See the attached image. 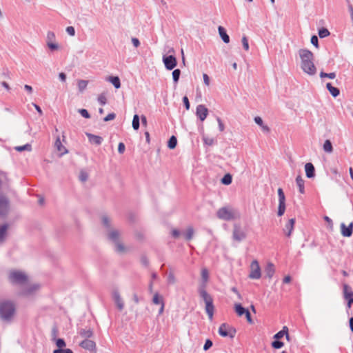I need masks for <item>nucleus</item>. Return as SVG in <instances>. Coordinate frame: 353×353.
Here are the masks:
<instances>
[{"label":"nucleus","mask_w":353,"mask_h":353,"mask_svg":"<svg viewBox=\"0 0 353 353\" xmlns=\"http://www.w3.org/2000/svg\"><path fill=\"white\" fill-rule=\"evenodd\" d=\"M201 279L202 282L199 287L198 292L199 296L205 303V310L210 321L213 319L214 306L213 304V299L210 294H209L206 290V285L209 279V272L206 268L201 270Z\"/></svg>","instance_id":"nucleus-1"},{"label":"nucleus","mask_w":353,"mask_h":353,"mask_svg":"<svg viewBox=\"0 0 353 353\" xmlns=\"http://www.w3.org/2000/svg\"><path fill=\"white\" fill-rule=\"evenodd\" d=\"M101 220L103 225L106 227L107 238L114 245L115 251L120 254L126 252L128 249L121 241V233L118 230L110 227L111 221L109 217L103 216Z\"/></svg>","instance_id":"nucleus-2"},{"label":"nucleus","mask_w":353,"mask_h":353,"mask_svg":"<svg viewBox=\"0 0 353 353\" xmlns=\"http://www.w3.org/2000/svg\"><path fill=\"white\" fill-rule=\"evenodd\" d=\"M299 55L301 59V68L307 74L314 76L317 70L314 63V54L307 49H300Z\"/></svg>","instance_id":"nucleus-3"},{"label":"nucleus","mask_w":353,"mask_h":353,"mask_svg":"<svg viewBox=\"0 0 353 353\" xmlns=\"http://www.w3.org/2000/svg\"><path fill=\"white\" fill-rule=\"evenodd\" d=\"M16 310V305L11 301H3L0 303V318L5 321H12Z\"/></svg>","instance_id":"nucleus-4"},{"label":"nucleus","mask_w":353,"mask_h":353,"mask_svg":"<svg viewBox=\"0 0 353 353\" xmlns=\"http://www.w3.org/2000/svg\"><path fill=\"white\" fill-rule=\"evenodd\" d=\"M9 281L14 285H18L21 287L25 285L28 281V276L27 274L20 270H12L9 273Z\"/></svg>","instance_id":"nucleus-5"},{"label":"nucleus","mask_w":353,"mask_h":353,"mask_svg":"<svg viewBox=\"0 0 353 353\" xmlns=\"http://www.w3.org/2000/svg\"><path fill=\"white\" fill-rule=\"evenodd\" d=\"M46 44L51 52L59 51L61 49V46L58 43L56 34L52 31L47 32Z\"/></svg>","instance_id":"nucleus-6"},{"label":"nucleus","mask_w":353,"mask_h":353,"mask_svg":"<svg viewBox=\"0 0 353 353\" xmlns=\"http://www.w3.org/2000/svg\"><path fill=\"white\" fill-rule=\"evenodd\" d=\"M216 216L220 219L230 221L235 219L238 216V214L234 210L229 207H223L217 210Z\"/></svg>","instance_id":"nucleus-7"},{"label":"nucleus","mask_w":353,"mask_h":353,"mask_svg":"<svg viewBox=\"0 0 353 353\" xmlns=\"http://www.w3.org/2000/svg\"><path fill=\"white\" fill-rule=\"evenodd\" d=\"M40 285L38 283H27L22 287L20 292L21 295L26 297H30L34 295L40 289Z\"/></svg>","instance_id":"nucleus-8"},{"label":"nucleus","mask_w":353,"mask_h":353,"mask_svg":"<svg viewBox=\"0 0 353 353\" xmlns=\"http://www.w3.org/2000/svg\"><path fill=\"white\" fill-rule=\"evenodd\" d=\"M218 332L223 337L234 338L236 330L226 323H223L219 326Z\"/></svg>","instance_id":"nucleus-9"},{"label":"nucleus","mask_w":353,"mask_h":353,"mask_svg":"<svg viewBox=\"0 0 353 353\" xmlns=\"http://www.w3.org/2000/svg\"><path fill=\"white\" fill-rule=\"evenodd\" d=\"M261 276V268L256 260L253 261L250 265L249 277L252 279H259Z\"/></svg>","instance_id":"nucleus-10"},{"label":"nucleus","mask_w":353,"mask_h":353,"mask_svg":"<svg viewBox=\"0 0 353 353\" xmlns=\"http://www.w3.org/2000/svg\"><path fill=\"white\" fill-rule=\"evenodd\" d=\"M246 237V233L241 228V227L238 225L235 224L234 225L233 232H232V238L234 241H241L243 239H245Z\"/></svg>","instance_id":"nucleus-11"},{"label":"nucleus","mask_w":353,"mask_h":353,"mask_svg":"<svg viewBox=\"0 0 353 353\" xmlns=\"http://www.w3.org/2000/svg\"><path fill=\"white\" fill-rule=\"evenodd\" d=\"M163 62L165 65V68L168 70L174 69L177 64L176 58L172 55L163 56Z\"/></svg>","instance_id":"nucleus-12"},{"label":"nucleus","mask_w":353,"mask_h":353,"mask_svg":"<svg viewBox=\"0 0 353 353\" xmlns=\"http://www.w3.org/2000/svg\"><path fill=\"white\" fill-rule=\"evenodd\" d=\"M196 114L203 121L208 114V110L204 105H199L196 107Z\"/></svg>","instance_id":"nucleus-13"},{"label":"nucleus","mask_w":353,"mask_h":353,"mask_svg":"<svg viewBox=\"0 0 353 353\" xmlns=\"http://www.w3.org/2000/svg\"><path fill=\"white\" fill-rule=\"evenodd\" d=\"M353 232V223H350L348 226L345 223H341V233L344 237H350L352 236Z\"/></svg>","instance_id":"nucleus-14"},{"label":"nucleus","mask_w":353,"mask_h":353,"mask_svg":"<svg viewBox=\"0 0 353 353\" xmlns=\"http://www.w3.org/2000/svg\"><path fill=\"white\" fill-rule=\"evenodd\" d=\"M54 148L57 152H59L60 156L65 154L68 152V150L66 149V148L61 143L60 137L59 136L56 138V141L54 142Z\"/></svg>","instance_id":"nucleus-15"},{"label":"nucleus","mask_w":353,"mask_h":353,"mask_svg":"<svg viewBox=\"0 0 353 353\" xmlns=\"http://www.w3.org/2000/svg\"><path fill=\"white\" fill-rule=\"evenodd\" d=\"M80 346L82 348H83L85 350H88L89 351H94L96 349L95 343L93 341L90 340L89 339H85V340H83L80 343Z\"/></svg>","instance_id":"nucleus-16"},{"label":"nucleus","mask_w":353,"mask_h":353,"mask_svg":"<svg viewBox=\"0 0 353 353\" xmlns=\"http://www.w3.org/2000/svg\"><path fill=\"white\" fill-rule=\"evenodd\" d=\"M9 209L8 201L6 197H0V215H5Z\"/></svg>","instance_id":"nucleus-17"},{"label":"nucleus","mask_w":353,"mask_h":353,"mask_svg":"<svg viewBox=\"0 0 353 353\" xmlns=\"http://www.w3.org/2000/svg\"><path fill=\"white\" fill-rule=\"evenodd\" d=\"M294 223L295 219H290L285 224V228H283V232L287 236H290L292 232L294 230Z\"/></svg>","instance_id":"nucleus-18"},{"label":"nucleus","mask_w":353,"mask_h":353,"mask_svg":"<svg viewBox=\"0 0 353 353\" xmlns=\"http://www.w3.org/2000/svg\"><path fill=\"white\" fill-rule=\"evenodd\" d=\"M194 235V230L192 226H188L187 228L182 232V236L187 241L192 239Z\"/></svg>","instance_id":"nucleus-19"},{"label":"nucleus","mask_w":353,"mask_h":353,"mask_svg":"<svg viewBox=\"0 0 353 353\" xmlns=\"http://www.w3.org/2000/svg\"><path fill=\"white\" fill-rule=\"evenodd\" d=\"M113 299L117 308L122 310L124 307V303L119 292H114L113 293Z\"/></svg>","instance_id":"nucleus-20"},{"label":"nucleus","mask_w":353,"mask_h":353,"mask_svg":"<svg viewBox=\"0 0 353 353\" xmlns=\"http://www.w3.org/2000/svg\"><path fill=\"white\" fill-rule=\"evenodd\" d=\"M305 174L307 178H313L315 175V169L312 163H307L305 165Z\"/></svg>","instance_id":"nucleus-21"},{"label":"nucleus","mask_w":353,"mask_h":353,"mask_svg":"<svg viewBox=\"0 0 353 353\" xmlns=\"http://www.w3.org/2000/svg\"><path fill=\"white\" fill-rule=\"evenodd\" d=\"M344 295L345 299L347 300V306L348 307H351V304L353 303V292L348 291V286L345 285L344 286Z\"/></svg>","instance_id":"nucleus-22"},{"label":"nucleus","mask_w":353,"mask_h":353,"mask_svg":"<svg viewBox=\"0 0 353 353\" xmlns=\"http://www.w3.org/2000/svg\"><path fill=\"white\" fill-rule=\"evenodd\" d=\"M86 136L88 137L90 142L94 143L96 145H100L102 143L103 139L102 137L94 135L90 133H86Z\"/></svg>","instance_id":"nucleus-23"},{"label":"nucleus","mask_w":353,"mask_h":353,"mask_svg":"<svg viewBox=\"0 0 353 353\" xmlns=\"http://www.w3.org/2000/svg\"><path fill=\"white\" fill-rule=\"evenodd\" d=\"M275 272V268L273 263H268L265 268V273L266 276L271 279Z\"/></svg>","instance_id":"nucleus-24"},{"label":"nucleus","mask_w":353,"mask_h":353,"mask_svg":"<svg viewBox=\"0 0 353 353\" xmlns=\"http://www.w3.org/2000/svg\"><path fill=\"white\" fill-rule=\"evenodd\" d=\"M284 336H285L287 339L289 340L288 328L286 326H284L281 331L274 334V339L279 340Z\"/></svg>","instance_id":"nucleus-25"},{"label":"nucleus","mask_w":353,"mask_h":353,"mask_svg":"<svg viewBox=\"0 0 353 353\" xmlns=\"http://www.w3.org/2000/svg\"><path fill=\"white\" fill-rule=\"evenodd\" d=\"M219 34L223 41L224 43H228L230 42V37L228 35L225 28L222 26H219L218 28Z\"/></svg>","instance_id":"nucleus-26"},{"label":"nucleus","mask_w":353,"mask_h":353,"mask_svg":"<svg viewBox=\"0 0 353 353\" xmlns=\"http://www.w3.org/2000/svg\"><path fill=\"white\" fill-rule=\"evenodd\" d=\"M296 183L301 194L305 193V181L301 176L296 178Z\"/></svg>","instance_id":"nucleus-27"},{"label":"nucleus","mask_w":353,"mask_h":353,"mask_svg":"<svg viewBox=\"0 0 353 353\" xmlns=\"http://www.w3.org/2000/svg\"><path fill=\"white\" fill-rule=\"evenodd\" d=\"M326 88L329 90L330 93L334 97H336L339 95L340 91L339 90L332 85L330 83H327L326 84Z\"/></svg>","instance_id":"nucleus-28"},{"label":"nucleus","mask_w":353,"mask_h":353,"mask_svg":"<svg viewBox=\"0 0 353 353\" xmlns=\"http://www.w3.org/2000/svg\"><path fill=\"white\" fill-rule=\"evenodd\" d=\"M8 225H0V243L3 242L7 236Z\"/></svg>","instance_id":"nucleus-29"},{"label":"nucleus","mask_w":353,"mask_h":353,"mask_svg":"<svg viewBox=\"0 0 353 353\" xmlns=\"http://www.w3.org/2000/svg\"><path fill=\"white\" fill-rule=\"evenodd\" d=\"M234 310L239 316H241L245 314L247 309L244 308L240 303L234 304Z\"/></svg>","instance_id":"nucleus-30"},{"label":"nucleus","mask_w":353,"mask_h":353,"mask_svg":"<svg viewBox=\"0 0 353 353\" xmlns=\"http://www.w3.org/2000/svg\"><path fill=\"white\" fill-rule=\"evenodd\" d=\"M108 81L110 82L117 89L121 87L120 79L118 77H109Z\"/></svg>","instance_id":"nucleus-31"},{"label":"nucleus","mask_w":353,"mask_h":353,"mask_svg":"<svg viewBox=\"0 0 353 353\" xmlns=\"http://www.w3.org/2000/svg\"><path fill=\"white\" fill-rule=\"evenodd\" d=\"M323 148L325 152L329 154L332 153L333 151V147L331 141L328 139L325 140L323 143Z\"/></svg>","instance_id":"nucleus-32"},{"label":"nucleus","mask_w":353,"mask_h":353,"mask_svg":"<svg viewBox=\"0 0 353 353\" xmlns=\"http://www.w3.org/2000/svg\"><path fill=\"white\" fill-rule=\"evenodd\" d=\"M79 334L82 337H84L85 339H90V337L92 336L93 332L91 329H88V330L82 329L80 330Z\"/></svg>","instance_id":"nucleus-33"},{"label":"nucleus","mask_w":353,"mask_h":353,"mask_svg":"<svg viewBox=\"0 0 353 353\" xmlns=\"http://www.w3.org/2000/svg\"><path fill=\"white\" fill-rule=\"evenodd\" d=\"M132 125L134 130H139L140 125V118L138 114L134 115Z\"/></svg>","instance_id":"nucleus-34"},{"label":"nucleus","mask_w":353,"mask_h":353,"mask_svg":"<svg viewBox=\"0 0 353 353\" xmlns=\"http://www.w3.org/2000/svg\"><path fill=\"white\" fill-rule=\"evenodd\" d=\"M14 150L20 152L23 151L30 152L32 150V145L29 143H27L23 145L16 146L14 147Z\"/></svg>","instance_id":"nucleus-35"},{"label":"nucleus","mask_w":353,"mask_h":353,"mask_svg":"<svg viewBox=\"0 0 353 353\" xmlns=\"http://www.w3.org/2000/svg\"><path fill=\"white\" fill-rule=\"evenodd\" d=\"M88 84V81L86 80L78 81L77 87H78L79 90L80 92L84 91L86 89Z\"/></svg>","instance_id":"nucleus-36"},{"label":"nucleus","mask_w":353,"mask_h":353,"mask_svg":"<svg viewBox=\"0 0 353 353\" xmlns=\"http://www.w3.org/2000/svg\"><path fill=\"white\" fill-rule=\"evenodd\" d=\"M167 281L170 285H173L176 283V279L174 274L172 272H170L167 275Z\"/></svg>","instance_id":"nucleus-37"},{"label":"nucleus","mask_w":353,"mask_h":353,"mask_svg":"<svg viewBox=\"0 0 353 353\" xmlns=\"http://www.w3.org/2000/svg\"><path fill=\"white\" fill-rule=\"evenodd\" d=\"M177 143L176 138L174 136H172L168 143V147L170 149H174L175 148Z\"/></svg>","instance_id":"nucleus-38"},{"label":"nucleus","mask_w":353,"mask_h":353,"mask_svg":"<svg viewBox=\"0 0 353 353\" xmlns=\"http://www.w3.org/2000/svg\"><path fill=\"white\" fill-rule=\"evenodd\" d=\"M232 178L230 174H226L221 179V182L224 185H230L232 183Z\"/></svg>","instance_id":"nucleus-39"},{"label":"nucleus","mask_w":353,"mask_h":353,"mask_svg":"<svg viewBox=\"0 0 353 353\" xmlns=\"http://www.w3.org/2000/svg\"><path fill=\"white\" fill-rule=\"evenodd\" d=\"M152 302L154 304H156V305H157V304L161 305V303H164L163 301V298L158 293H155L154 294V296L152 299Z\"/></svg>","instance_id":"nucleus-40"},{"label":"nucleus","mask_w":353,"mask_h":353,"mask_svg":"<svg viewBox=\"0 0 353 353\" xmlns=\"http://www.w3.org/2000/svg\"><path fill=\"white\" fill-rule=\"evenodd\" d=\"M279 203H285V196L281 188L278 189Z\"/></svg>","instance_id":"nucleus-41"},{"label":"nucleus","mask_w":353,"mask_h":353,"mask_svg":"<svg viewBox=\"0 0 353 353\" xmlns=\"http://www.w3.org/2000/svg\"><path fill=\"white\" fill-rule=\"evenodd\" d=\"M330 32L327 28H321L319 30V36L320 38H325L330 35Z\"/></svg>","instance_id":"nucleus-42"},{"label":"nucleus","mask_w":353,"mask_h":353,"mask_svg":"<svg viewBox=\"0 0 353 353\" xmlns=\"http://www.w3.org/2000/svg\"><path fill=\"white\" fill-rule=\"evenodd\" d=\"M203 141L205 145H212L214 143V139L212 137H209L206 135L203 136Z\"/></svg>","instance_id":"nucleus-43"},{"label":"nucleus","mask_w":353,"mask_h":353,"mask_svg":"<svg viewBox=\"0 0 353 353\" xmlns=\"http://www.w3.org/2000/svg\"><path fill=\"white\" fill-rule=\"evenodd\" d=\"M172 78H173V81L174 83H177L179 79V77H180V74H181V71L179 69H176L174 70L173 72H172Z\"/></svg>","instance_id":"nucleus-44"},{"label":"nucleus","mask_w":353,"mask_h":353,"mask_svg":"<svg viewBox=\"0 0 353 353\" xmlns=\"http://www.w3.org/2000/svg\"><path fill=\"white\" fill-rule=\"evenodd\" d=\"M324 220L327 222V228L330 231H332L333 230V228H334V225H333V222H332V220L328 217L327 216H325L323 217Z\"/></svg>","instance_id":"nucleus-45"},{"label":"nucleus","mask_w":353,"mask_h":353,"mask_svg":"<svg viewBox=\"0 0 353 353\" xmlns=\"http://www.w3.org/2000/svg\"><path fill=\"white\" fill-rule=\"evenodd\" d=\"M319 75H320L321 78L327 77V78H330L331 79H334L336 77V73L335 72L325 73V72H321Z\"/></svg>","instance_id":"nucleus-46"},{"label":"nucleus","mask_w":353,"mask_h":353,"mask_svg":"<svg viewBox=\"0 0 353 353\" xmlns=\"http://www.w3.org/2000/svg\"><path fill=\"white\" fill-rule=\"evenodd\" d=\"M285 210V203H279L278 206V216H282Z\"/></svg>","instance_id":"nucleus-47"},{"label":"nucleus","mask_w":353,"mask_h":353,"mask_svg":"<svg viewBox=\"0 0 353 353\" xmlns=\"http://www.w3.org/2000/svg\"><path fill=\"white\" fill-rule=\"evenodd\" d=\"M56 345L58 347V349H62L65 347V342L62 339H56Z\"/></svg>","instance_id":"nucleus-48"},{"label":"nucleus","mask_w":353,"mask_h":353,"mask_svg":"<svg viewBox=\"0 0 353 353\" xmlns=\"http://www.w3.org/2000/svg\"><path fill=\"white\" fill-rule=\"evenodd\" d=\"M284 345V343L281 341L276 340L272 343V346L275 349H280Z\"/></svg>","instance_id":"nucleus-49"},{"label":"nucleus","mask_w":353,"mask_h":353,"mask_svg":"<svg viewBox=\"0 0 353 353\" xmlns=\"http://www.w3.org/2000/svg\"><path fill=\"white\" fill-rule=\"evenodd\" d=\"M241 41H242V44H243V48L246 51H248L249 50V43H248V40L246 36H243L242 37Z\"/></svg>","instance_id":"nucleus-50"},{"label":"nucleus","mask_w":353,"mask_h":353,"mask_svg":"<svg viewBox=\"0 0 353 353\" xmlns=\"http://www.w3.org/2000/svg\"><path fill=\"white\" fill-rule=\"evenodd\" d=\"M98 101L99 102L100 104L105 105L107 102V99H106L105 95L104 94H101L98 97Z\"/></svg>","instance_id":"nucleus-51"},{"label":"nucleus","mask_w":353,"mask_h":353,"mask_svg":"<svg viewBox=\"0 0 353 353\" xmlns=\"http://www.w3.org/2000/svg\"><path fill=\"white\" fill-rule=\"evenodd\" d=\"M65 31L71 37H74L75 35V29L73 26H68Z\"/></svg>","instance_id":"nucleus-52"},{"label":"nucleus","mask_w":353,"mask_h":353,"mask_svg":"<svg viewBox=\"0 0 353 353\" xmlns=\"http://www.w3.org/2000/svg\"><path fill=\"white\" fill-rule=\"evenodd\" d=\"M53 353H73L72 350L70 349H57L53 351Z\"/></svg>","instance_id":"nucleus-53"},{"label":"nucleus","mask_w":353,"mask_h":353,"mask_svg":"<svg viewBox=\"0 0 353 353\" xmlns=\"http://www.w3.org/2000/svg\"><path fill=\"white\" fill-rule=\"evenodd\" d=\"M171 234H172V236L175 238V239H177L179 238L181 235H182V232H181L179 230L177 229H172V231H171Z\"/></svg>","instance_id":"nucleus-54"},{"label":"nucleus","mask_w":353,"mask_h":353,"mask_svg":"<svg viewBox=\"0 0 353 353\" xmlns=\"http://www.w3.org/2000/svg\"><path fill=\"white\" fill-rule=\"evenodd\" d=\"M79 112L84 118L88 119L90 117V114L85 109H80V110H79Z\"/></svg>","instance_id":"nucleus-55"},{"label":"nucleus","mask_w":353,"mask_h":353,"mask_svg":"<svg viewBox=\"0 0 353 353\" xmlns=\"http://www.w3.org/2000/svg\"><path fill=\"white\" fill-rule=\"evenodd\" d=\"M212 346V342L211 340L210 339H207L205 341V343L204 344V346H203V350L205 351H207L208 350H209L211 347Z\"/></svg>","instance_id":"nucleus-56"},{"label":"nucleus","mask_w":353,"mask_h":353,"mask_svg":"<svg viewBox=\"0 0 353 353\" xmlns=\"http://www.w3.org/2000/svg\"><path fill=\"white\" fill-rule=\"evenodd\" d=\"M319 39L318 37L316 35H313L311 37V43L312 45H314L316 48H319V43H318Z\"/></svg>","instance_id":"nucleus-57"},{"label":"nucleus","mask_w":353,"mask_h":353,"mask_svg":"<svg viewBox=\"0 0 353 353\" xmlns=\"http://www.w3.org/2000/svg\"><path fill=\"white\" fill-rule=\"evenodd\" d=\"M125 146L123 143H119L118 145V152L120 154H123L125 152Z\"/></svg>","instance_id":"nucleus-58"},{"label":"nucleus","mask_w":353,"mask_h":353,"mask_svg":"<svg viewBox=\"0 0 353 353\" xmlns=\"http://www.w3.org/2000/svg\"><path fill=\"white\" fill-rule=\"evenodd\" d=\"M116 115L114 113L108 114L104 119V121H109L113 120L115 118Z\"/></svg>","instance_id":"nucleus-59"},{"label":"nucleus","mask_w":353,"mask_h":353,"mask_svg":"<svg viewBox=\"0 0 353 353\" xmlns=\"http://www.w3.org/2000/svg\"><path fill=\"white\" fill-rule=\"evenodd\" d=\"M131 41H132V43L133 44V46L135 48H138L140 46V41H139V40L137 38L132 37Z\"/></svg>","instance_id":"nucleus-60"},{"label":"nucleus","mask_w":353,"mask_h":353,"mask_svg":"<svg viewBox=\"0 0 353 353\" xmlns=\"http://www.w3.org/2000/svg\"><path fill=\"white\" fill-rule=\"evenodd\" d=\"M203 82H204L205 85L208 86L210 85V78H209L208 75L207 74L204 73L203 74Z\"/></svg>","instance_id":"nucleus-61"},{"label":"nucleus","mask_w":353,"mask_h":353,"mask_svg":"<svg viewBox=\"0 0 353 353\" xmlns=\"http://www.w3.org/2000/svg\"><path fill=\"white\" fill-rule=\"evenodd\" d=\"M217 122L219 124V128L221 132H223L225 129L224 124L223 123L221 119L220 118H217Z\"/></svg>","instance_id":"nucleus-62"},{"label":"nucleus","mask_w":353,"mask_h":353,"mask_svg":"<svg viewBox=\"0 0 353 353\" xmlns=\"http://www.w3.org/2000/svg\"><path fill=\"white\" fill-rule=\"evenodd\" d=\"M183 102L185 106L186 110H189L190 109V102H189V100L187 97H184L183 98Z\"/></svg>","instance_id":"nucleus-63"},{"label":"nucleus","mask_w":353,"mask_h":353,"mask_svg":"<svg viewBox=\"0 0 353 353\" xmlns=\"http://www.w3.org/2000/svg\"><path fill=\"white\" fill-rule=\"evenodd\" d=\"M254 121L259 126H261V125H262L263 124V119L260 117H254Z\"/></svg>","instance_id":"nucleus-64"}]
</instances>
